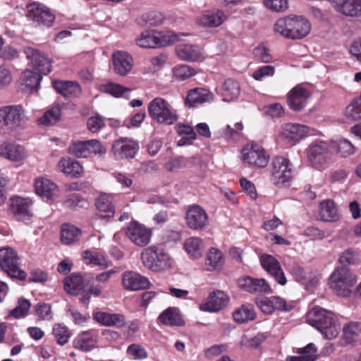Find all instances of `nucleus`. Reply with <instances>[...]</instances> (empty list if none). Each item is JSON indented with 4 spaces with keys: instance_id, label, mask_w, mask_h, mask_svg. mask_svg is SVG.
<instances>
[{
    "instance_id": "nucleus-13",
    "label": "nucleus",
    "mask_w": 361,
    "mask_h": 361,
    "mask_svg": "<svg viewBox=\"0 0 361 361\" xmlns=\"http://www.w3.org/2000/svg\"><path fill=\"white\" fill-rule=\"evenodd\" d=\"M25 147L8 141H0V157L12 162L22 163L27 157Z\"/></svg>"
},
{
    "instance_id": "nucleus-35",
    "label": "nucleus",
    "mask_w": 361,
    "mask_h": 361,
    "mask_svg": "<svg viewBox=\"0 0 361 361\" xmlns=\"http://www.w3.org/2000/svg\"><path fill=\"white\" fill-rule=\"evenodd\" d=\"M82 235L80 228L71 224H63L61 228V240L64 245L77 243Z\"/></svg>"
},
{
    "instance_id": "nucleus-45",
    "label": "nucleus",
    "mask_w": 361,
    "mask_h": 361,
    "mask_svg": "<svg viewBox=\"0 0 361 361\" xmlns=\"http://www.w3.org/2000/svg\"><path fill=\"white\" fill-rule=\"evenodd\" d=\"M338 261L343 265L341 267L357 265L361 262V256L355 249L348 248L340 254Z\"/></svg>"
},
{
    "instance_id": "nucleus-64",
    "label": "nucleus",
    "mask_w": 361,
    "mask_h": 361,
    "mask_svg": "<svg viewBox=\"0 0 361 361\" xmlns=\"http://www.w3.org/2000/svg\"><path fill=\"white\" fill-rule=\"evenodd\" d=\"M186 166V159L183 157H173L170 159L165 164V169L168 171H173L174 170Z\"/></svg>"
},
{
    "instance_id": "nucleus-6",
    "label": "nucleus",
    "mask_w": 361,
    "mask_h": 361,
    "mask_svg": "<svg viewBox=\"0 0 361 361\" xmlns=\"http://www.w3.org/2000/svg\"><path fill=\"white\" fill-rule=\"evenodd\" d=\"M20 259L11 247L0 249V267L11 278L25 280L26 273L20 269Z\"/></svg>"
},
{
    "instance_id": "nucleus-15",
    "label": "nucleus",
    "mask_w": 361,
    "mask_h": 361,
    "mask_svg": "<svg viewBox=\"0 0 361 361\" xmlns=\"http://www.w3.org/2000/svg\"><path fill=\"white\" fill-rule=\"evenodd\" d=\"M112 68L114 72L120 75L129 74L134 65L133 56L126 51L117 50L111 55Z\"/></svg>"
},
{
    "instance_id": "nucleus-51",
    "label": "nucleus",
    "mask_w": 361,
    "mask_h": 361,
    "mask_svg": "<svg viewBox=\"0 0 361 361\" xmlns=\"http://www.w3.org/2000/svg\"><path fill=\"white\" fill-rule=\"evenodd\" d=\"M196 74L194 68L188 65H177L173 68V75L179 80H184Z\"/></svg>"
},
{
    "instance_id": "nucleus-32",
    "label": "nucleus",
    "mask_w": 361,
    "mask_h": 361,
    "mask_svg": "<svg viewBox=\"0 0 361 361\" xmlns=\"http://www.w3.org/2000/svg\"><path fill=\"white\" fill-rule=\"evenodd\" d=\"M35 190L37 195L46 200L53 198L56 196L59 192L56 185L46 178H39L36 180Z\"/></svg>"
},
{
    "instance_id": "nucleus-28",
    "label": "nucleus",
    "mask_w": 361,
    "mask_h": 361,
    "mask_svg": "<svg viewBox=\"0 0 361 361\" xmlns=\"http://www.w3.org/2000/svg\"><path fill=\"white\" fill-rule=\"evenodd\" d=\"M176 52L178 57L183 61H197L202 57L200 47L193 44H179L176 49Z\"/></svg>"
},
{
    "instance_id": "nucleus-20",
    "label": "nucleus",
    "mask_w": 361,
    "mask_h": 361,
    "mask_svg": "<svg viewBox=\"0 0 361 361\" xmlns=\"http://www.w3.org/2000/svg\"><path fill=\"white\" fill-rule=\"evenodd\" d=\"M309 133V127L299 123H285L282 126L281 135L291 145H295Z\"/></svg>"
},
{
    "instance_id": "nucleus-53",
    "label": "nucleus",
    "mask_w": 361,
    "mask_h": 361,
    "mask_svg": "<svg viewBox=\"0 0 361 361\" xmlns=\"http://www.w3.org/2000/svg\"><path fill=\"white\" fill-rule=\"evenodd\" d=\"M105 126V118L99 114L92 116L87 120V128L92 133H98Z\"/></svg>"
},
{
    "instance_id": "nucleus-31",
    "label": "nucleus",
    "mask_w": 361,
    "mask_h": 361,
    "mask_svg": "<svg viewBox=\"0 0 361 361\" xmlns=\"http://www.w3.org/2000/svg\"><path fill=\"white\" fill-rule=\"evenodd\" d=\"M73 344L75 348L87 352L95 348L97 336L92 331H83L75 337Z\"/></svg>"
},
{
    "instance_id": "nucleus-3",
    "label": "nucleus",
    "mask_w": 361,
    "mask_h": 361,
    "mask_svg": "<svg viewBox=\"0 0 361 361\" xmlns=\"http://www.w3.org/2000/svg\"><path fill=\"white\" fill-rule=\"evenodd\" d=\"M357 283V277L348 267H338L331 274L330 288L338 296L348 297Z\"/></svg>"
},
{
    "instance_id": "nucleus-27",
    "label": "nucleus",
    "mask_w": 361,
    "mask_h": 361,
    "mask_svg": "<svg viewBox=\"0 0 361 361\" xmlns=\"http://www.w3.org/2000/svg\"><path fill=\"white\" fill-rule=\"evenodd\" d=\"M332 6L337 12L345 16H361V0H338Z\"/></svg>"
},
{
    "instance_id": "nucleus-40",
    "label": "nucleus",
    "mask_w": 361,
    "mask_h": 361,
    "mask_svg": "<svg viewBox=\"0 0 361 361\" xmlns=\"http://www.w3.org/2000/svg\"><path fill=\"white\" fill-rule=\"evenodd\" d=\"M298 356L287 357V361H315L318 358L317 349L314 343H309L305 347L298 348Z\"/></svg>"
},
{
    "instance_id": "nucleus-56",
    "label": "nucleus",
    "mask_w": 361,
    "mask_h": 361,
    "mask_svg": "<svg viewBox=\"0 0 361 361\" xmlns=\"http://www.w3.org/2000/svg\"><path fill=\"white\" fill-rule=\"evenodd\" d=\"M87 157L95 155L103 156L106 152V148L102 142L96 139L87 140Z\"/></svg>"
},
{
    "instance_id": "nucleus-16",
    "label": "nucleus",
    "mask_w": 361,
    "mask_h": 361,
    "mask_svg": "<svg viewBox=\"0 0 361 361\" xmlns=\"http://www.w3.org/2000/svg\"><path fill=\"white\" fill-rule=\"evenodd\" d=\"M138 149L137 142L127 137L116 140L111 147V151L116 159L133 158Z\"/></svg>"
},
{
    "instance_id": "nucleus-19",
    "label": "nucleus",
    "mask_w": 361,
    "mask_h": 361,
    "mask_svg": "<svg viewBox=\"0 0 361 361\" xmlns=\"http://www.w3.org/2000/svg\"><path fill=\"white\" fill-rule=\"evenodd\" d=\"M30 204L29 199L16 197L11 200L9 210L18 221L27 223L32 217Z\"/></svg>"
},
{
    "instance_id": "nucleus-24",
    "label": "nucleus",
    "mask_w": 361,
    "mask_h": 361,
    "mask_svg": "<svg viewBox=\"0 0 361 361\" xmlns=\"http://www.w3.org/2000/svg\"><path fill=\"white\" fill-rule=\"evenodd\" d=\"M290 39H301L310 32V23L303 16L290 15Z\"/></svg>"
},
{
    "instance_id": "nucleus-38",
    "label": "nucleus",
    "mask_w": 361,
    "mask_h": 361,
    "mask_svg": "<svg viewBox=\"0 0 361 361\" xmlns=\"http://www.w3.org/2000/svg\"><path fill=\"white\" fill-rule=\"evenodd\" d=\"M319 215L324 221H336L338 219V212L335 202L327 200L320 203Z\"/></svg>"
},
{
    "instance_id": "nucleus-44",
    "label": "nucleus",
    "mask_w": 361,
    "mask_h": 361,
    "mask_svg": "<svg viewBox=\"0 0 361 361\" xmlns=\"http://www.w3.org/2000/svg\"><path fill=\"white\" fill-rule=\"evenodd\" d=\"M184 247L186 252L194 258L200 257L204 250L203 242L198 237H191L187 239Z\"/></svg>"
},
{
    "instance_id": "nucleus-58",
    "label": "nucleus",
    "mask_w": 361,
    "mask_h": 361,
    "mask_svg": "<svg viewBox=\"0 0 361 361\" xmlns=\"http://www.w3.org/2000/svg\"><path fill=\"white\" fill-rule=\"evenodd\" d=\"M35 312L39 320H49L52 318L51 307L49 304H37L35 306Z\"/></svg>"
},
{
    "instance_id": "nucleus-30",
    "label": "nucleus",
    "mask_w": 361,
    "mask_h": 361,
    "mask_svg": "<svg viewBox=\"0 0 361 361\" xmlns=\"http://www.w3.org/2000/svg\"><path fill=\"white\" fill-rule=\"evenodd\" d=\"M58 167L60 171L73 178L80 177L83 173L82 166L80 163L68 157H62L60 159Z\"/></svg>"
},
{
    "instance_id": "nucleus-4",
    "label": "nucleus",
    "mask_w": 361,
    "mask_h": 361,
    "mask_svg": "<svg viewBox=\"0 0 361 361\" xmlns=\"http://www.w3.org/2000/svg\"><path fill=\"white\" fill-rule=\"evenodd\" d=\"M27 121L22 105H8L0 108V125L7 130L24 129Z\"/></svg>"
},
{
    "instance_id": "nucleus-36",
    "label": "nucleus",
    "mask_w": 361,
    "mask_h": 361,
    "mask_svg": "<svg viewBox=\"0 0 361 361\" xmlns=\"http://www.w3.org/2000/svg\"><path fill=\"white\" fill-rule=\"evenodd\" d=\"M63 283L65 290L73 295H78L84 288L82 276L75 273L66 277L63 281Z\"/></svg>"
},
{
    "instance_id": "nucleus-60",
    "label": "nucleus",
    "mask_w": 361,
    "mask_h": 361,
    "mask_svg": "<svg viewBox=\"0 0 361 361\" xmlns=\"http://www.w3.org/2000/svg\"><path fill=\"white\" fill-rule=\"evenodd\" d=\"M267 336L264 334H258L257 336L252 338H248L246 336H243L240 341L241 346L257 348L259 345L265 341Z\"/></svg>"
},
{
    "instance_id": "nucleus-46",
    "label": "nucleus",
    "mask_w": 361,
    "mask_h": 361,
    "mask_svg": "<svg viewBox=\"0 0 361 361\" xmlns=\"http://www.w3.org/2000/svg\"><path fill=\"white\" fill-rule=\"evenodd\" d=\"M160 322L169 326H182L183 321L176 309L169 307L164 311L159 317Z\"/></svg>"
},
{
    "instance_id": "nucleus-37",
    "label": "nucleus",
    "mask_w": 361,
    "mask_h": 361,
    "mask_svg": "<svg viewBox=\"0 0 361 361\" xmlns=\"http://www.w3.org/2000/svg\"><path fill=\"white\" fill-rule=\"evenodd\" d=\"M309 97V92H290L287 97V103L292 110L299 111L306 106Z\"/></svg>"
},
{
    "instance_id": "nucleus-59",
    "label": "nucleus",
    "mask_w": 361,
    "mask_h": 361,
    "mask_svg": "<svg viewBox=\"0 0 361 361\" xmlns=\"http://www.w3.org/2000/svg\"><path fill=\"white\" fill-rule=\"evenodd\" d=\"M52 87L55 90H80V86L76 81L71 80H53Z\"/></svg>"
},
{
    "instance_id": "nucleus-7",
    "label": "nucleus",
    "mask_w": 361,
    "mask_h": 361,
    "mask_svg": "<svg viewBox=\"0 0 361 361\" xmlns=\"http://www.w3.org/2000/svg\"><path fill=\"white\" fill-rule=\"evenodd\" d=\"M128 239L135 245L140 247L147 246L151 242L152 230L137 221H133L124 228Z\"/></svg>"
},
{
    "instance_id": "nucleus-43",
    "label": "nucleus",
    "mask_w": 361,
    "mask_h": 361,
    "mask_svg": "<svg viewBox=\"0 0 361 361\" xmlns=\"http://www.w3.org/2000/svg\"><path fill=\"white\" fill-rule=\"evenodd\" d=\"M290 15L279 18L273 25L274 33L276 36L290 39Z\"/></svg>"
},
{
    "instance_id": "nucleus-26",
    "label": "nucleus",
    "mask_w": 361,
    "mask_h": 361,
    "mask_svg": "<svg viewBox=\"0 0 361 361\" xmlns=\"http://www.w3.org/2000/svg\"><path fill=\"white\" fill-rule=\"evenodd\" d=\"M239 286L243 290L251 293H271V288L264 279H255L250 276L244 277L238 281Z\"/></svg>"
},
{
    "instance_id": "nucleus-17",
    "label": "nucleus",
    "mask_w": 361,
    "mask_h": 361,
    "mask_svg": "<svg viewBox=\"0 0 361 361\" xmlns=\"http://www.w3.org/2000/svg\"><path fill=\"white\" fill-rule=\"evenodd\" d=\"M24 52L35 70L44 75L51 72V61L44 53L32 47L25 48Z\"/></svg>"
},
{
    "instance_id": "nucleus-41",
    "label": "nucleus",
    "mask_w": 361,
    "mask_h": 361,
    "mask_svg": "<svg viewBox=\"0 0 361 361\" xmlns=\"http://www.w3.org/2000/svg\"><path fill=\"white\" fill-rule=\"evenodd\" d=\"M343 116L348 121H357L361 120V94L353 98L346 106Z\"/></svg>"
},
{
    "instance_id": "nucleus-12",
    "label": "nucleus",
    "mask_w": 361,
    "mask_h": 361,
    "mask_svg": "<svg viewBox=\"0 0 361 361\" xmlns=\"http://www.w3.org/2000/svg\"><path fill=\"white\" fill-rule=\"evenodd\" d=\"M148 111L151 117L159 123L171 125L177 121V116L169 110L167 104L161 98L157 97L152 101Z\"/></svg>"
},
{
    "instance_id": "nucleus-47",
    "label": "nucleus",
    "mask_w": 361,
    "mask_h": 361,
    "mask_svg": "<svg viewBox=\"0 0 361 361\" xmlns=\"http://www.w3.org/2000/svg\"><path fill=\"white\" fill-rule=\"evenodd\" d=\"M224 262V255L221 250L216 248H211L207 256V269L209 271L214 270L221 267Z\"/></svg>"
},
{
    "instance_id": "nucleus-48",
    "label": "nucleus",
    "mask_w": 361,
    "mask_h": 361,
    "mask_svg": "<svg viewBox=\"0 0 361 361\" xmlns=\"http://www.w3.org/2000/svg\"><path fill=\"white\" fill-rule=\"evenodd\" d=\"M212 99L213 95L210 92L205 94H201V92H188L185 102L189 106L193 107L204 102H209Z\"/></svg>"
},
{
    "instance_id": "nucleus-1",
    "label": "nucleus",
    "mask_w": 361,
    "mask_h": 361,
    "mask_svg": "<svg viewBox=\"0 0 361 361\" xmlns=\"http://www.w3.org/2000/svg\"><path fill=\"white\" fill-rule=\"evenodd\" d=\"M308 324L317 329L324 338L331 340L336 338L340 331V325L335 314L319 306L314 307L306 314Z\"/></svg>"
},
{
    "instance_id": "nucleus-18",
    "label": "nucleus",
    "mask_w": 361,
    "mask_h": 361,
    "mask_svg": "<svg viewBox=\"0 0 361 361\" xmlns=\"http://www.w3.org/2000/svg\"><path fill=\"white\" fill-rule=\"evenodd\" d=\"M260 264L263 269L271 275L276 281L281 286L286 282L285 274L281 268L279 262L273 256L263 254L260 257Z\"/></svg>"
},
{
    "instance_id": "nucleus-52",
    "label": "nucleus",
    "mask_w": 361,
    "mask_h": 361,
    "mask_svg": "<svg viewBox=\"0 0 361 361\" xmlns=\"http://www.w3.org/2000/svg\"><path fill=\"white\" fill-rule=\"evenodd\" d=\"M361 333V322H351L343 327V334L345 340L348 343L355 341V338Z\"/></svg>"
},
{
    "instance_id": "nucleus-2",
    "label": "nucleus",
    "mask_w": 361,
    "mask_h": 361,
    "mask_svg": "<svg viewBox=\"0 0 361 361\" xmlns=\"http://www.w3.org/2000/svg\"><path fill=\"white\" fill-rule=\"evenodd\" d=\"M140 258L143 266L154 272L168 270L173 264L169 253L159 245L145 248L140 253Z\"/></svg>"
},
{
    "instance_id": "nucleus-23",
    "label": "nucleus",
    "mask_w": 361,
    "mask_h": 361,
    "mask_svg": "<svg viewBox=\"0 0 361 361\" xmlns=\"http://www.w3.org/2000/svg\"><path fill=\"white\" fill-rule=\"evenodd\" d=\"M97 215L104 219L109 221L115 214V207L113 204V197L111 195L102 193L95 200Z\"/></svg>"
},
{
    "instance_id": "nucleus-22",
    "label": "nucleus",
    "mask_w": 361,
    "mask_h": 361,
    "mask_svg": "<svg viewBox=\"0 0 361 361\" xmlns=\"http://www.w3.org/2000/svg\"><path fill=\"white\" fill-rule=\"evenodd\" d=\"M149 284L147 278L134 271H126L122 276V285L126 290L135 291L145 289L149 288Z\"/></svg>"
},
{
    "instance_id": "nucleus-29",
    "label": "nucleus",
    "mask_w": 361,
    "mask_h": 361,
    "mask_svg": "<svg viewBox=\"0 0 361 361\" xmlns=\"http://www.w3.org/2000/svg\"><path fill=\"white\" fill-rule=\"evenodd\" d=\"M94 319L97 322L106 326L122 328L126 325V317L121 314L99 312L94 314Z\"/></svg>"
},
{
    "instance_id": "nucleus-8",
    "label": "nucleus",
    "mask_w": 361,
    "mask_h": 361,
    "mask_svg": "<svg viewBox=\"0 0 361 361\" xmlns=\"http://www.w3.org/2000/svg\"><path fill=\"white\" fill-rule=\"evenodd\" d=\"M293 178L291 164L283 157L273 159L270 180L276 186H283Z\"/></svg>"
},
{
    "instance_id": "nucleus-34",
    "label": "nucleus",
    "mask_w": 361,
    "mask_h": 361,
    "mask_svg": "<svg viewBox=\"0 0 361 361\" xmlns=\"http://www.w3.org/2000/svg\"><path fill=\"white\" fill-rule=\"evenodd\" d=\"M330 143L331 148L341 157H348L355 154L356 151V147L353 144L345 138L341 137L336 140H331Z\"/></svg>"
},
{
    "instance_id": "nucleus-62",
    "label": "nucleus",
    "mask_w": 361,
    "mask_h": 361,
    "mask_svg": "<svg viewBox=\"0 0 361 361\" xmlns=\"http://www.w3.org/2000/svg\"><path fill=\"white\" fill-rule=\"evenodd\" d=\"M143 17L145 22L152 26H158L164 20L163 14L158 11H150L145 14Z\"/></svg>"
},
{
    "instance_id": "nucleus-54",
    "label": "nucleus",
    "mask_w": 361,
    "mask_h": 361,
    "mask_svg": "<svg viewBox=\"0 0 361 361\" xmlns=\"http://www.w3.org/2000/svg\"><path fill=\"white\" fill-rule=\"evenodd\" d=\"M87 140L73 142L68 148L69 154L78 158H87Z\"/></svg>"
},
{
    "instance_id": "nucleus-11",
    "label": "nucleus",
    "mask_w": 361,
    "mask_h": 361,
    "mask_svg": "<svg viewBox=\"0 0 361 361\" xmlns=\"http://www.w3.org/2000/svg\"><path fill=\"white\" fill-rule=\"evenodd\" d=\"M243 161L250 166L264 168L269 157L261 146L255 143L246 145L242 150Z\"/></svg>"
},
{
    "instance_id": "nucleus-5",
    "label": "nucleus",
    "mask_w": 361,
    "mask_h": 361,
    "mask_svg": "<svg viewBox=\"0 0 361 361\" xmlns=\"http://www.w3.org/2000/svg\"><path fill=\"white\" fill-rule=\"evenodd\" d=\"M179 40V35L173 32H142L137 39V44L142 48H156L173 44Z\"/></svg>"
},
{
    "instance_id": "nucleus-57",
    "label": "nucleus",
    "mask_w": 361,
    "mask_h": 361,
    "mask_svg": "<svg viewBox=\"0 0 361 361\" xmlns=\"http://www.w3.org/2000/svg\"><path fill=\"white\" fill-rule=\"evenodd\" d=\"M82 257L88 264L98 266H106L105 258L101 253L86 250L83 252Z\"/></svg>"
},
{
    "instance_id": "nucleus-25",
    "label": "nucleus",
    "mask_w": 361,
    "mask_h": 361,
    "mask_svg": "<svg viewBox=\"0 0 361 361\" xmlns=\"http://www.w3.org/2000/svg\"><path fill=\"white\" fill-rule=\"evenodd\" d=\"M228 302V297L224 292L214 291L210 293L204 303L200 305V310L210 312H218L225 307Z\"/></svg>"
},
{
    "instance_id": "nucleus-33",
    "label": "nucleus",
    "mask_w": 361,
    "mask_h": 361,
    "mask_svg": "<svg viewBox=\"0 0 361 361\" xmlns=\"http://www.w3.org/2000/svg\"><path fill=\"white\" fill-rule=\"evenodd\" d=\"M42 79V76L39 73L26 70L22 73L18 82L23 90H37Z\"/></svg>"
},
{
    "instance_id": "nucleus-14",
    "label": "nucleus",
    "mask_w": 361,
    "mask_h": 361,
    "mask_svg": "<svg viewBox=\"0 0 361 361\" xmlns=\"http://www.w3.org/2000/svg\"><path fill=\"white\" fill-rule=\"evenodd\" d=\"M257 304L262 312L267 314H272L275 310L289 312L295 307L293 302H288L284 299L278 296L262 298L257 300Z\"/></svg>"
},
{
    "instance_id": "nucleus-63",
    "label": "nucleus",
    "mask_w": 361,
    "mask_h": 361,
    "mask_svg": "<svg viewBox=\"0 0 361 361\" xmlns=\"http://www.w3.org/2000/svg\"><path fill=\"white\" fill-rule=\"evenodd\" d=\"M127 353L134 359H143L147 357L145 348L138 344H131L128 347Z\"/></svg>"
},
{
    "instance_id": "nucleus-10",
    "label": "nucleus",
    "mask_w": 361,
    "mask_h": 361,
    "mask_svg": "<svg viewBox=\"0 0 361 361\" xmlns=\"http://www.w3.org/2000/svg\"><path fill=\"white\" fill-rule=\"evenodd\" d=\"M27 18L39 25L46 27L52 26L55 16L51 12L50 9L44 4L38 2L30 4L27 6Z\"/></svg>"
},
{
    "instance_id": "nucleus-39",
    "label": "nucleus",
    "mask_w": 361,
    "mask_h": 361,
    "mask_svg": "<svg viewBox=\"0 0 361 361\" xmlns=\"http://www.w3.org/2000/svg\"><path fill=\"white\" fill-rule=\"evenodd\" d=\"M226 16L223 11L217 10L215 12H209L202 15L199 18V23L207 27H217L221 25L226 20Z\"/></svg>"
},
{
    "instance_id": "nucleus-61",
    "label": "nucleus",
    "mask_w": 361,
    "mask_h": 361,
    "mask_svg": "<svg viewBox=\"0 0 361 361\" xmlns=\"http://www.w3.org/2000/svg\"><path fill=\"white\" fill-rule=\"evenodd\" d=\"M264 6L275 12H281L288 8V0H264Z\"/></svg>"
},
{
    "instance_id": "nucleus-49",
    "label": "nucleus",
    "mask_w": 361,
    "mask_h": 361,
    "mask_svg": "<svg viewBox=\"0 0 361 361\" xmlns=\"http://www.w3.org/2000/svg\"><path fill=\"white\" fill-rule=\"evenodd\" d=\"M61 109L59 106H54L51 109L47 110L44 115L37 119L40 125L51 126L60 120Z\"/></svg>"
},
{
    "instance_id": "nucleus-55",
    "label": "nucleus",
    "mask_w": 361,
    "mask_h": 361,
    "mask_svg": "<svg viewBox=\"0 0 361 361\" xmlns=\"http://www.w3.org/2000/svg\"><path fill=\"white\" fill-rule=\"evenodd\" d=\"M52 333L57 343L61 345L66 344L71 336L68 328L60 324L54 325Z\"/></svg>"
},
{
    "instance_id": "nucleus-42",
    "label": "nucleus",
    "mask_w": 361,
    "mask_h": 361,
    "mask_svg": "<svg viewBox=\"0 0 361 361\" xmlns=\"http://www.w3.org/2000/svg\"><path fill=\"white\" fill-rule=\"evenodd\" d=\"M233 317L235 322L244 324L254 320L256 317V313L252 305H243L235 310L233 312Z\"/></svg>"
},
{
    "instance_id": "nucleus-9",
    "label": "nucleus",
    "mask_w": 361,
    "mask_h": 361,
    "mask_svg": "<svg viewBox=\"0 0 361 361\" xmlns=\"http://www.w3.org/2000/svg\"><path fill=\"white\" fill-rule=\"evenodd\" d=\"M331 155L329 146L325 142L312 145L307 152V159L312 166L319 170L326 168Z\"/></svg>"
},
{
    "instance_id": "nucleus-50",
    "label": "nucleus",
    "mask_w": 361,
    "mask_h": 361,
    "mask_svg": "<svg viewBox=\"0 0 361 361\" xmlns=\"http://www.w3.org/2000/svg\"><path fill=\"white\" fill-rule=\"evenodd\" d=\"M30 307L31 303L28 300L19 298L18 305L10 312L9 315L16 319L25 317L27 315Z\"/></svg>"
},
{
    "instance_id": "nucleus-21",
    "label": "nucleus",
    "mask_w": 361,
    "mask_h": 361,
    "mask_svg": "<svg viewBox=\"0 0 361 361\" xmlns=\"http://www.w3.org/2000/svg\"><path fill=\"white\" fill-rule=\"evenodd\" d=\"M208 216L200 206L193 205L188 209L185 216L187 225L194 230L202 229L206 226Z\"/></svg>"
}]
</instances>
